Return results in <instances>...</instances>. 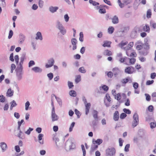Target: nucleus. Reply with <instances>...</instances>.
Here are the masks:
<instances>
[{
    "mask_svg": "<svg viewBox=\"0 0 156 156\" xmlns=\"http://www.w3.org/2000/svg\"><path fill=\"white\" fill-rule=\"evenodd\" d=\"M92 115L93 118L94 119L96 120H98V111H97L96 110H94L92 112Z\"/></svg>",
    "mask_w": 156,
    "mask_h": 156,
    "instance_id": "20",
    "label": "nucleus"
},
{
    "mask_svg": "<svg viewBox=\"0 0 156 156\" xmlns=\"http://www.w3.org/2000/svg\"><path fill=\"white\" fill-rule=\"evenodd\" d=\"M69 94L71 96L75 97L76 96V92L74 90H71L69 92Z\"/></svg>",
    "mask_w": 156,
    "mask_h": 156,
    "instance_id": "34",
    "label": "nucleus"
},
{
    "mask_svg": "<svg viewBox=\"0 0 156 156\" xmlns=\"http://www.w3.org/2000/svg\"><path fill=\"white\" fill-rule=\"evenodd\" d=\"M10 104L11 105V106L10 107V109L11 110H12L13 107L16 106L17 105V104L14 100L10 102Z\"/></svg>",
    "mask_w": 156,
    "mask_h": 156,
    "instance_id": "26",
    "label": "nucleus"
},
{
    "mask_svg": "<svg viewBox=\"0 0 156 156\" xmlns=\"http://www.w3.org/2000/svg\"><path fill=\"white\" fill-rule=\"evenodd\" d=\"M55 141L56 145L57 147H58L61 145V144L59 142V140L58 138H55Z\"/></svg>",
    "mask_w": 156,
    "mask_h": 156,
    "instance_id": "31",
    "label": "nucleus"
},
{
    "mask_svg": "<svg viewBox=\"0 0 156 156\" xmlns=\"http://www.w3.org/2000/svg\"><path fill=\"white\" fill-rule=\"evenodd\" d=\"M99 12L101 14L105 13L106 12V10L105 9H100L99 10Z\"/></svg>",
    "mask_w": 156,
    "mask_h": 156,
    "instance_id": "56",
    "label": "nucleus"
},
{
    "mask_svg": "<svg viewBox=\"0 0 156 156\" xmlns=\"http://www.w3.org/2000/svg\"><path fill=\"white\" fill-rule=\"evenodd\" d=\"M52 109L51 112V119L52 122L57 121L58 119V116L56 114L55 111V108L53 101L52 102Z\"/></svg>",
    "mask_w": 156,
    "mask_h": 156,
    "instance_id": "5",
    "label": "nucleus"
},
{
    "mask_svg": "<svg viewBox=\"0 0 156 156\" xmlns=\"http://www.w3.org/2000/svg\"><path fill=\"white\" fill-rule=\"evenodd\" d=\"M115 99H116L118 101L120 100L121 98V96L120 94H116L115 96Z\"/></svg>",
    "mask_w": 156,
    "mask_h": 156,
    "instance_id": "46",
    "label": "nucleus"
},
{
    "mask_svg": "<svg viewBox=\"0 0 156 156\" xmlns=\"http://www.w3.org/2000/svg\"><path fill=\"white\" fill-rule=\"evenodd\" d=\"M129 78H127L125 79H123L122 80L121 82L122 83L125 84L128 82L129 81Z\"/></svg>",
    "mask_w": 156,
    "mask_h": 156,
    "instance_id": "59",
    "label": "nucleus"
},
{
    "mask_svg": "<svg viewBox=\"0 0 156 156\" xmlns=\"http://www.w3.org/2000/svg\"><path fill=\"white\" fill-rule=\"evenodd\" d=\"M102 142V140L101 139H98L96 140H93V143L94 144H98L99 145L101 144Z\"/></svg>",
    "mask_w": 156,
    "mask_h": 156,
    "instance_id": "28",
    "label": "nucleus"
},
{
    "mask_svg": "<svg viewBox=\"0 0 156 156\" xmlns=\"http://www.w3.org/2000/svg\"><path fill=\"white\" fill-rule=\"evenodd\" d=\"M15 135L20 138H22L23 132L21 131L20 129L17 128L14 131Z\"/></svg>",
    "mask_w": 156,
    "mask_h": 156,
    "instance_id": "9",
    "label": "nucleus"
},
{
    "mask_svg": "<svg viewBox=\"0 0 156 156\" xmlns=\"http://www.w3.org/2000/svg\"><path fill=\"white\" fill-rule=\"evenodd\" d=\"M55 27L56 28L59 30L60 33L64 35L66 34V30L59 20L56 21Z\"/></svg>",
    "mask_w": 156,
    "mask_h": 156,
    "instance_id": "2",
    "label": "nucleus"
},
{
    "mask_svg": "<svg viewBox=\"0 0 156 156\" xmlns=\"http://www.w3.org/2000/svg\"><path fill=\"white\" fill-rule=\"evenodd\" d=\"M103 54L105 55L110 56L112 55V52L111 51L108 50H106L104 51Z\"/></svg>",
    "mask_w": 156,
    "mask_h": 156,
    "instance_id": "27",
    "label": "nucleus"
},
{
    "mask_svg": "<svg viewBox=\"0 0 156 156\" xmlns=\"http://www.w3.org/2000/svg\"><path fill=\"white\" fill-rule=\"evenodd\" d=\"M144 41L145 42L144 45V48L146 49H148L149 48V45L148 39L147 38L145 39Z\"/></svg>",
    "mask_w": 156,
    "mask_h": 156,
    "instance_id": "23",
    "label": "nucleus"
},
{
    "mask_svg": "<svg viewBox=\"0 0 156 156\" xmlns=\"http://www.w3.org/2000/svg\"><path fill=\"white\" fill-rule=\"evenodd\" d=\"M16 68V66L14 64H12L11 66V73H12L13 72V71Z\"/></svg>",
    "mask_w": 156,
    "mask_h": 156,
    "instance_id": "50",
    "label": "nucleus"
},
{
    "mask_svg": "<svg viewBox=\"0 0 156 156\" xmlns=\"http://www.w3.org/2000/svg\"><path fill=\"white\" fill-rule=\"evenodd\" d=\"M143 30L146 32L150 30V28L148 25H146L143 27Z\"/></svg>",
    "mask_w": 156,
    "mask_h": 156,
    "instance_id": "44",
    "label": "nucleus"
},
{
    "mask_svg": "<svg viewBox=\"0 0 156 156\" xmlns=\"http://www.w3.org/2000/svg\"><path fill=\"white\" fill-rule=\"evenodd\" d=\"M81 76L80 75H78L76 76V78L75 80V81L76 83H78L81 81Z\"/></svg>",
    "mask_w": 156,
    "mask_h": 156,
    "instance_id": "33",
    "label": "nucleus"
},
{
    "mask_svg": "<svg viewBox=\"0 0 156 156\" xmlns=\"http://www.w3.org/2000/svg\"><path fill=\"white\" fill-rule=\"evenodd\" d=\"M128 43L127 41H122L118 44V46L122 49L127 51L130 49L133 45V42H130L128 45H126Z\"/></svg>",
    "mask_w": 156,
    "mask_h": 156,
    "instance_id": "1",
    "label": "nucleus"
},
{
    "mask_svg": "<svg viewBox=\"0 0 156 156\" xmlns=\"http://www.w3.org/2000/svg\"><path fill=\"white\" fill-rule=\"evenodd\" d=\"M123 111L126 113H127L128 114H129L131 113V112L129 110L126 109V108H124L123 109Z\"/></svg>",
    "mask_w": 156,
    "mask_h": 156,
    "instance_id": "64",
    "label": "nucleus"
},
{
    "mask_svg": "<svg viewBox=\"0 0 156 156\" xmlns=\"http://www.w3.org/2000/svg\"><path fill=\"white\" fill-rule=\"evenodd\" d=\"M125 72L128 74H131L132 72L131 70V68L130 67H127L125 69Z\"/></svg>",
    "mask_w": 156,
    "mask_h": 156,
    "instance_id": "36",
    "label": "nucleus"
},
{
    "mask_svg": "<svg viewBox=\"0 0 156 156\" xmlns=\"http://www.w3.org/2000/svg\"><path fill=\"white\" fill-rule=\"evenodd\" d=\"M5 0H0V5L3 7L5 6Z\"/></svg>",
    "mask_w": 156,
    "mask_h": 156,
    "instance_id": "43",
    "label": "nucleus"
},
{
    "mask_svg": "<svg viewBox=\"0 0 156 156\" xmlns=\"http://www.w3.org/2000/svg\"><path fill=\"white\" fill-rule=\"evenodd\" d=\"M85 114L87 115L89 112V110L91 106V104L90 103H88L85 104Z\"/></svg>",
    "mask_w": 156,
    "mask_h": 156,
    "instance_id": "15",
    "label": "nucleus"
},
{
    "mask_svg": "<svg viewBox=\"0 0 156 156\" xmlns=\"http://www.w3.org/2000/svg\"><path fill=\"white\" fill-rule=\"evenodd\" d=\"M0 146L2 148V151L3 152L5 151L7 149V146L6 144L4 142L0 143Z\"/></svg>",
    "mask_w": 156,
    "mask_h": 156,
    "instance_id": "11",
    "label": "nucleus"
},
{
    "mask_svg": "<svg viewBox=\"0 0 156 156\" xmlns=\"http://www.w3.org/2000/svg\"><path fill=\"white\" fill-rule=\"evenodd\" d=\"M75 112L77 115L78 118H79L80 115V112L77 109H76L75 110Z\"/></svg>",
    "mask_w": 156,
    "mask_h": 156,
    "instance_id": "58",
    "label": "nucleus"
},
{
    "mask_svg": "<svg viewBox=\"0 0 156 156\" xmlns=\"http://www.w3.org/2000/svg\"><path fill=\"white\" fill-rule=\"evenodd\" d=\"M13 91L10 88L6 92V96L7 97H11L13 95Z\"/></svg>",
    "mask_w": 156,
    "mask_h": 156,
    "instance_id": "22",
    "label": "nucleus"
},
{
    "mask_svg": "<svg viewBox=\"0 0 156 156\" xmlns=\"http://www.w3.org/2000/svg\"><path fill=\"white\" fill-rule=\"evenodd\" d=\"M15 149L17 152H19L20 151V148L18 145L16 146L15 147Z\"/></svg>",
    "mask_w": 156,
    "mask_h": 156,
    "instance_id": "63",
    "label": "nucleus"
},
{
    "mask_svg": "<svg viewBox=\"0 0 156 156\" xmlns=\"http://www.w3.org/2000/svg\"><path fill=\"white\" fill-rule=\"evenodd\" d=\"M5 100V98L3 95H0V102L4 103Z\"/></svg>",
    "mask_w": 156,
    "mask_h": 156,
    "instance_id": "40",
    "label": "nucleus"
},
{
    "mask_svg": "<svg viewBox=\"0 0 156 156\" xmlns=\"http://www.w3.org/2000/svg\"><path fill=\"white\" fill-rule=\"evenodd\" d=\"M111 44V42L110 41H103V44L102 46L103 47H111L110 45Z\"/></svg>",
    "mask_w": 156,
    "mask_h": 156,
    "instance_id": "19",
    "label": "nucleus"
},
{
    "mask_svg": "<svg viewBox=\"0 0 156 156\" xmlns=\"http://www.w3.org/2000/svg\"><path fill=\"white\" fill-rule=\"evenodd\" d=\"M89 2L90 4H92L94 6L98 5H99V3L97 2L94 1H93L92 0H89Z\"/></svg>",
    "mask_w": 156,
    "mask_h": 156,
    "instance_id": "35",
    "label": "nucleus"
},
{
    "mask_svg": "<svg viewBox=\"0 0 156 156\" xmlns=\"http://www.w3.org/2000/svg\"><path fill=\"white\" fill-rule=\"evenodd\" d=\"M33 130V129L30 127L27 131L25 132V133L29 135L30 134L31 132Z\"/></svg>",
    "mask_w": 156,
    "mask_h": 156,
    "instance_id": "45",
    "label": "nucleus"
},
{
    "mask_svg": "<svg viewBox=\"0 0 156 156\" xmlns=\"http://www.w3.org/2000/svg\"><path fill=\"white\" fill-rule=\"evenodd\" d=\"M30 105V103L29 101H27L25 104V109L27 111L29 109H30L31 107H29Z\"/></svg>",
    "mask_w": 156,
    "mask_h": 156,
    "instance_id": "29",
    "label": "nucleus"
},
{
    "mask_svg": "<svg viewBox=\"0 0 156 156\" xmlns=\"http://www.w3.org/2000/svg\"><path fill=\"white\" fill-rule=\"evenodd\" d=\"M44 136V135L41 133H40L38 135V138L39 141V143L40 144H44V141L42 140V138Z\"/></svg>",
    "mask_w": 156,
    "mask_h": 156,
    "instance_id": "24",
    "label": "nucleus"
},
{
    "mask_svg": "<svg viewBox=\"0 0 156 156\" xmlns=\"http://www.w3.org/2000/svg\"><path fill=\"white\" fill-rule=\"evenodd\" d=\"M14 58L15 59V62L17 64H18V62L19 60V57L18 55H16L15 56Z\"/></svg>",
    "mask_w": 156,
    "mask_h": 156,
    "instance_id": "60",
    "label": "nucleus"
},
{
    "mask_svg": "<svg viewBox=\"0 0 156 156\" xmlns=\"http://www.w3.org/2000/svg\"><path fill=\"white\" fill-rule=\"evenodd\" d=\"M13 32L12 30H10L9 32V36L8 37V38L9 39L11 38L12 37V36L13 35Z\"/></svg>",
    "mask_w": 156,
    "mask_h": 156,
    "instance_id": "52",
    "label": "nucleus"
},
{
    "mask_svg": "<svg viewBox=\"0 0 156 156\" xmlns=\"http://www.w3.org/2000/svg\"><path fill=\"white\" fill-rule=\"evenodd\" d=\"M113 73L116 76L121 73V71L118 68H115L112 69Z\"/></svg>",
    "mask_w": 156,
    "mask_h": 156,
    "instance_id": "16",
    "label": "nucleus"
},
{
    "mask_svg": "<svg viewBox=\"0 0 156 156\" xmlns=\"http://www.w3.org/2000/svg\"><path fill=\"white\" fill-rule=\"evenodd\" d=\"M81 147L83 152V156H85L86 154V151L85 149L84 146L83 144H82L81 145Z\"/></svg>",
    "mask_w": 156,
    "mask_h": 156,
    "instance_id": "41",
    "label": "nucleus"
},
{
    "mask_svg": "<svg viewBox=\"0 0 156 156\" xmlns=\"http://www.w3.org/2000/svg\"><path fill=\"white\" fill-rule=\"evenodd\" d=\"M150 127L151 129L154 128L156 126V123L155 122H152L150 123Z\"/></svg>",
    "mask_w": 156,
    "mask_h": 156,
    "instance_id": "51",
    "label": "nucleus"
},
{
    "mask_svg": "<svg viewBox=\"0 0 156 156\" xmlns=\"http://www.w3.org/2000/svg\"><path fill=\"white\" fill-rule=\"evenodd\" d=\"M71 42L73 45L72 49L73 50H74L76 48L77 46L76 44L77 43V41L76 39L74 38L71 40Z\"/></svg>",
    "mask_w": 156,
    "mask_h": 156,
    "instance_id": "13",
    "label": "nucleus"
},
{
    "mask_svg": "<svg viewBox=\"0 0 156 156\" xmlns=\"http://www.w3.org/2000/svg\"><path fill=\"white\" fill-rule=\"evenodd\" d=\"M150 26L154 29L156 28V23L153 21H151Z\"/></svg>",
    "mask_w": 156,
    "mask_h": 156,
    "instance_id": "47",
    "label": "nucleus"
},
{
    "mask_svg": "<svg viewBox=\"0 0 156 156\" xmlns=\"http://www.w3.org/2000/svg\"><path fill=\"white\" fill-rule=\"evenodd\" d=\"M112 22L113 23L116 24L119 23V20L118 17L116 16H114L112 18Z\"/></svg>",
    "mask_w": 156,
    "mask_h": 156,
    "instance_id": "18",
    "label": "nucleus"
},
{
    "mask_svg": "<svg viewBox=\"0 0 156 156\" xmlns=\"http://www.w3.org/2000/svg\"><path fill=\"white\" fill-rule=\"evenodd\" d=\"M64 18L66 22L67 23L69 21V17L67 14L64 15Z\"/></svg>",
    "mask_w": 156,
    "mask_h": 156,
    "instance_id": "37",
    "label": "nucleus"
},
{
    "mask_svg": "<svg viewBox=\"0 0 156 156\" xmlns=\"http://www.w3.org/2000/svg\"><path fill=\"white\" fill-rule=\"evenodd\" d=\"M31 70L34 73H40L42 71V69L37 66H35L32 68Z\"/></svg>",
    "mask_w": 156,
    "mask_h": 156,
    "instance_id": "10",
    "label": "nucleus"
},
{
    "mask_svg": "<svg viewBox=\"0 0 156 156\" xmlns=\"http://www.w3.org/2000/svg\"><path fill=\"white\" fill-rule=\"evenodd\" d=\"M75 124V123L74 122H73L70 126L69 128V131L70 132H71L72 131L73 128L74 126V125Z\"/></svg>",
    "mask_w": 156,
    "mask_h": 156,
    "instance_id": "54",
    "label": "nucleus"
},
{
    "mask_svg": "<svg viewBox=\"0 0 156 156\" xmlns=\"http://www.w3.org/2000/svg\"><path fill=\"white\" fill-rule=\"evenodd\" d=\"M119 118V112L118 111H115L113 115V119L115 121H117L118 120Z\"/></svg>",
    "mask_w": 156,
    "mask_h": 156,
    "instance_id": "17",
    "label": "nucleus"
},
{
    "mask_svg": "<svg viewBox=\"0 0 156 156\" xmlns=\"http://www.w3.org/2000/svg\"><path fill=\"white\" fill-rule=\"evenodd\" d=\"M47 76L50 80H52L53 77V74L52 73H50L47 74Z\"/></svg>",
    "mask_w": 156,
    "mask_h": 156,
    "instance_id": "55",
    "label": "nucleus"
},
{
    "mask_svg": "<svg viewBox=\"0 0 156 156\" xmlns=\"http://www.w3.org/2000/svg\"><path fill=\"white\" fill-rule=\"evenodd\" d=\"M133 121L139 122L138 115L136 112H135L133 116Z\"/></svg>",
    "mask_w": 156,
    "mask_h": 156,
    "instance_id": "25",
    "label": "nucleus"
},
{
    "mask_svg": "<svg viewBox=\"0 0 156 156\" xmlns=\"http://www.w3.org/2000/svg\"><path fill=\"white\" fill-rule=\"evenodd\" d=\"M25 39V36L22 34H20L19 35V42L20 44H22L23 43Z\"/></svg>",
    "mask_w": 156,
    "mask_h": 156,
    "instance_id": "14",
    "label": "nucleus"
},
{
    "mask_svg": "<svg viewBox=\"0 0 156 156\" xmlns=\"http://www.w3.org/2000/svg\"><path fill=\"white\" fill-rule=\"evenodd\" d=\"M106 156H114L115 153V149L113 147H111L107 149L106 150Z\"/></svg>",
    "mask_w": 156,
    "mask_h": 156,
    "instance_id": "6",
    "label": "nucleus"
},
{
    "mask_svg": "<svg viewBox=\"0 0 156 156\" xmlns=\"http://www.w3.org/2000/svg\"><path fill=\"white\" fill-rule=\"evenodd\" d=\"M23 67H17L16 69V79L17 81H20L23 78Z\"/></svg>",
    "mask_w": 156,
    "mask_h": 156,
    "instance_id": "3",
    "label": "nucleus"
},
{
    "mask_svg": "<svg viewBox=\"0 0 156 156\" xmlns=\"http://www.w3.org/2000/svg\"><path fill=\"white\" fill-rule=\"evenodd\" d=\"M151 15V10L150 9H148L147 12V18H150Z\"/></svg>",
    "mask_w": 156,
    "mask_h": 156,
    "instance_id": "49",
    "label": "nucleus"
},
{
    "mask_svg": "<svg viewBox=\"0 0 156 156\" xmlns=\"http://www.w3.org/2000/svg\"><path fill=\"white\" fill-rule=\"evenodd\" d=\"M129 144H127L126 145L125 147L124 150L126 152H128L129 151Z\"/></svg>",
    "mask_w": 156,
    "mask_h": 156,
    "instance_id": "61",
    "label": "nucleus"
},
{
    "mask_svg": "<svg viewBox=\"0 0 156 156\" xmlns=\"http://www.w3.org/2000/svg\"><path fill=\"white\" fill-rule=\"evenodd\" d=\"M58 9V6H50L49 8V11L52 13L56 12Z\"/></svg>",
    "mask_w": 156,
    "mask_h": 156,
    "instance_id": "12",
    "label": "nucleus"
},
{
    "mask_svg": "<svg viewBox=\"0 0 156 156\" xmlns=\"http://www.w3.org/2000/svg\"><path fill=\"white\" fill-rule=\"evenodd\" d=\"M114 30V28L112 26L109 27L108 29V32L109 34H112Z\"/></svg>",
    "mask_w": 156,
    "mask_h": 156,
    "instance_id": "30",
    "label": "nucleus"
},
{
    "mask_svg": "<svg viewBox=\"0 0 156 156\" xmlns=\"http://www.w3.org/2000/svg\"><path fill=\"white\" fill-rule=\"evenodd\" d=\"M68 84L69 88H71L73 86V83L72 82L68 81Z\"/></svg>",
    "mask_w": 156,
    "mask_h": 156,
    "instance_id": "62",
    "label": "nucleus"
},
{
    "mask_svg": "<svg viewBox=\"0 0 156 156\" xmlns=\"http://www.w3.org/2000/svg\"><path fill=\"white\" fill-rule=\"evenodd\" d=\"M23 122H24V120L23 119L21 120L20 121H18V126L17 128H18V129H20V126H21Z\"/></svg>",
    "mask_w": 156,
    "mask_h": 156,
    "instance_id": "57",
    "label": "nucleus"
},
{
    "mask_svg": "<svg viewBox=\"0 0 156 156\" xmlns=\"http://www.w3.org/2000/svg\"><path fill=\"white\" fill-rule=\"evenodd\" d=\"M73 141V139L72 138L69 139L66 141L65 145V148L66 151H68L74 148L75 145Z\"/></svg>",
    "mask_w": 156,
    "mask_h": 156,
    "instance_id": "4",
    "label": "nucleus"
},
{
    "mask_svg": "<svg viewBox=\"0 0 156 156\" xmlns=\"http://www.w3.org/2000/svg\"><path fill=\"white\" fill-rule=\"evenodd\" d=\"M55 60L53 58H51L48 60V63L45 65L46 68H48L51 67L54 64Z\"/></svg>",
    "mask_w": 156,
    "mask_h": 156,
    "instance_id": "8",
    "label": "nucleus"
},
{
    "mask_svg": "<svg viewBox=\"0 0 156 156\" xmlns=\"http://www.w3.org/2000/svg\"><path fill=\"white\" fill-rule=\"evenodd\" d=\"M79 40L81 42H83V33L82 32L80 33Z\"/></svg>",
    "mask_w": 156,
    "mask_h": 156,
    "instance_id": "38",
    "label": "nucleus"
},
{
    "mask_svg": "<svg viewBox=\"0 0 156 156\" xmlns=\"http://www.w3.org/2000/svg\"><path fill=\"white\" fill-rule=\"evenodd\" d=\"M44 2L41 0H39V6L40 8H42L43 6Z\"/></svg>",
    "mask_w": 156,
    "mask_h": 156,
    "instance_id": "48",
    "label": "nucleus"
},
{
    "mask_svg": "<svg viewBox=\"0 0 156 156\" xmlns=\"http://www.w3.org/2000/svg\"><path fill=\"white\" fill-rule=\"evenodd\" d=\"M78 71L80 72L83 73H84L86 72V70L85 69L84 67H82L78 69Z\"/></svg>",
    "mask_w": 156,
    "mask_h": 156,
    "instance_id": "32",
    "label": "nucleus"
},
{
    "mask_svg": "<svg viewBox=\"0 0 156 156\" xmlns=\"http://www.w3.org/2000/svg\"><path fill=\"white\" fill-rule=\"evenodd\" d=\"M98 147V146L97 145H95V144H94L92 145L91 147V150L92 151H93L95 150Z\"/></svg>",
    "mask_w": 156,
    "mask_h": 156,
    "instance_id": "53",
    "label": "nucleus"
},
{
    "mask_svg": "<svg viewBox=\"0 0 156 156\" xmlns=\"http://www.w3.org/2000/svg\"><path fill=\"white\" fill-rule=\"evenodd\" d=\"M35 64L33 60L30 61L28 63V67H30Z\"/></svg>",
    "mask_w": 156,
    "mask_h": 156,
    "instance_id": "42",
    "label": "nucleus"
},
{
    "mask_svg": "<svg viewBox=\"0 0 156 156\" xmlns=\"http://www.w3.org/2000/svg\"><path fill=\"white\" fill-rule=\"evenodd\" d=\"M139 123V122L138 121H133L132 123V127L133 128H134Z\"/></svg>",
    "mask_w": 156,
    "mask_h": 156,
    "instance_id": "39",
    "label": "nucleus"
},
{
    "mask_svg": "<svg viewBox=\"0 0 156 156\" xmlns=\"http://www.w3.org/2000/svg\"><path fill=\"white\" fill-rule=\"evenodd\" d=\"M55 98L57 100L60 106L61 107L62 105V100L59 98L56 97L54 94H52L51 95V105H52V101H53L54 104V100Z\"/></svg>",
    "mask_w": 156,
    "mask_h": 156,
    "instance_id": "7",
    "label": "nucleus"
},
{
    "mask_svg": "<svg viewBox=\"0 0 156 156\" xmlns=\"http://www.w3.org/2000/svg\"><path fill=\"white\" fill-rule=\"evenodd\" d=\"M35 39L36 40H42L43 39V37L41 32H38L36 34V37Z\"/></svg>",
    "mask_w": 156,
    "mask_h": 156,
    "instance_id": "21",
    "label": "nucleus"
}]
</instances>
